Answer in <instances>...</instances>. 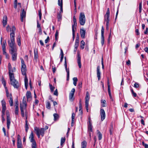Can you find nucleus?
<instances>
[{"mask_svg":"<svg viewBox=\"0 0 148 148\" xmlns=\"http://www.w3.org/2000/svg\"><path fill=\"white\" fill-rule=\"evenodd\" d=\"M2 84H3L5 88H6L7 87L6 85V82L5 79L3 77L2 78Z\"/></svg>","mask_w":148,"mask_h":148,"instance_id":"nucleus-37","label":"nucleus"},{"mask_svg":"<svg viewBox=\"0 0 148 148\" xmlns=\"http://www.w3.org/2000/svg\"><path fill=\"white\" fill-rule=\"evenodd\" d=\"M104 29L103 26H102L101 29V36H104Z\"/></svg>","mask_w":148,"mask_h":148,"instance_id":"nucleus-56","label":"nucleus"},{"mask_svg":"<svg viewBox=\"0 0 148 148\" xmlns=\"http://www.w3.org/2000/svg\"><path fill=\"white\" fill-rule=\"evenodd\" d=\"M66 72L67 73V77L66 80L67 81H68L69 79V70H66Z\"/></svg>","mask_w":148,"mask_h":148,"instance_id":"nucleus-52","label":"nucleus"},{"mask_svg":"<svg viewBox=\"0 0 148 148\" xmlns=\"http://www.w3.org/2000/svg\"><path fill=\"white\" fill-rule=\"evenodd\" d=\"M77 61L79 68H80L82 66V65L81 62V57H80L79 54H77Z\"/></svg>","mask_w":148,"mask_h":148,"instance_id":"nucleus-16","label":"nucleus"},{"mask_svg":"<svg viewBox=\"0 0 148 148\" xmlns=\"http://www.w3.org/2000/svg\"><path fill=\"white\" fill-rule=\"evenodd\" d=\"M79 41H77L75 40V49H77L79 46Z\"/></svg>","mask_w":148,"mask_h":148,"instance_id":"nucleus-47","label":"nucleus"},{"mask_svg":"<svg viewBox=\"0 0 148 148\" xmlns=\"http://www.w3.org/2000/svg\"><path fill=\"white\" fill-rule=\"evenodd\" d=\"M98 134V139L99 140H101L102 137V135L101 133L99 130H97Z\"/></svg>","mask_w":148,"mask_h":148,"instance_id":"nucleus-40","label":"nucleus"},{"mask_svg":"<svg viewBox=\"0 0 148 148\" xmlns=\"http://www.w3.org/2000/svg\"><path fill=\"white\" fill-rule=\"evenodd\" d=\"M49 86L51 91L53 92L54 90L55 87L53 86L51 84H49Z\"/></svg>","mask_w":148,"mask_h":148,"instance_id":"nucleus-46","label":"nucleus"},{"mask_svg":"<svg viewBox=\"0 0 148 148\" xmlns=\"http://www.w3.org/2000/svg\"><path fill=\"white\" fill-rule=\"evenodd\" d=\"M20 106H21L25 108H26L27 103L26 101H23V104H21Z\"/></svg>","mask_w":148,"mask_h":148,"instance_id":"nucleus-34","label":"nucleus"},{"mask_svg":"<svg viewBox=\"0 0 148 148\" xmlns=\"http://www.w3.org/2000/svg\"><path fill=\"white\" fill-rule=\"evenodd\" d=\"M15 30L14 27H13L12 29L13 32L11 34L10 40V41H8V45L11 48L10 51L12 54V59L13 61H15L16 60L17 57V49L16 47L15 42V39L14 38V31Z\"/></svg>","mask_w":148,"mask_h":148,"instance_id":"nucleus-1","label":"nucleus"},{"mask_svg":"<svg viewBox=\"0 0 148 148\" xmlns=\"http://www.w3.org/2000/svg\"><path fill=\"white\" fill-rule=\"evenodd\" d=\"M82 82H79L78 85V88L80 89L82 87Z\"/></svg>","mask_w":148,"mask_h":148,"instance_id":"nucleus-59","label":"nucleus"},{"mask_svg":"<svg viewBox=\"0 0 148 148\" xmlns=\"http://www.w3.org/2000/svg\"><path fill=\"white\" fill-rule=\"evenodd\" d=\"M72 34H73V40H74V38H75V31L74 29H72Z\"/></svg>","mask_w":148,"mask_h":148,"instance_id":"nucleus-63","label":"nucleus"},{"mask_svg":"<svg viewBox=\"0 0 148 148\" xmlns=\"http://www.w3.org/2000/svg\"><path fill=\"white\" fill-rule=\"evenodd\" d=\"M17 148H22L21 140L17 141Z\"/></svg>","mask_w":148,"mask_h":148,"instance_id":"nucleus-27","label":"nucleus"},{"mask_svg":"<svg viewBox=\"0 0 148 148\" xmlns=\"http://www.w3.org/2000/svg\"><path fill=\"white\" fill-rule=\"evenodd\" d=\"M21 20L22 22L23 21L24 18H25L26 16V12L24 9H23L21 12Z\"/></svg>","mask_w":148,"mask_h":148,"instance_id":"nucleus-6","label":"nucleus"},{"mask_svg":"<svg viewBox=\"0 0 148 148\" xmlns=\"http://www.w3.org/2000/svg\"><path fill=\"white\" fill-rule=\"evenodd\" d=\"M26 97L27 100L31 98V93L30 91H28L26 93Z\"/></svg>","mask_w":148,"mask_h":148,"instance_id":"nucleus-23","label":"nucleus"},{"mask_svg":"<svg viewBox=\"0 0 148 148\" xmlns=\"http://www.w3.org/2000/svg\"><path fill=\"white\" fill-rule=\"evenodd\" d=\"M139 85L138 83L136 82L134 85V87L135 88H137L139 86Z\"/></svg>","mask_w":148,"mask_h":148,"instance_id":"nucleus-60","label":"nucleus"},{"mask_svg":"<svg viewBox=\"0 0 148 148\" xmlns=\"http://www.w3.org/2000/svg\"><path fill=\"white\" fill-rule=\"evenodd\" d=\"M6 114L7 116V126L8 129H9L10 124V118L9 112L8 111H6Z\"/></svg>","mask_w":148,"mask_h":148,"instance_id":"nucleus-5","label":"nucleus"},{"mask_svg":"<svg viewBox=\"0 0 148 148\" xmlns=\"http://www.w3.org/2000/svg\"><path fill=\"white\" fill-rule=\"evenodd\" d=\"M7 18L6 16H4L3 19V23L4 27H5L7 24Z\"/></svg>","mask_w":148,"mask_h":148,"instance_id":"nucleus-19","label":"nucleus"},{"mask_svg":"<svg viewBox=\"0 0 148 148\" xmlns=\"http://www.w3.org/2000/svg\"><path fill=\"white\" fill-rule=\"evenodd\" d=\"M3 54L4 55H5V57L7 59H9V55L6 52V51L3 52Z\"/></svg>","mask_w":148,"mask_h":148,"instance_id":"nucleus-49","label":"nucleus"},{"mask_svg":"<svg viewBox=\"0 0 148 148\" xmlns=\"http://www.w3.org/2000/svg\"><path fill=\"white\" fill-rule=\"evenodd\" d=\"M109 131L110 133V135H112L113 133V125L112 124L110 125V127L109 128Z\"/></svg>","mask_w":148,"mask_h":148,"instance_id":"nucleus-28","label":"nucleus"},{"mask_svg":"<svg viewBox=\"0 0 148 148\" xmlns=\"http://www.w3.org/2000/svg\"><path fill=\"white\" fill-rule=\"evenodd\" d=\"M73 24L72 25V29L74 28H76L77 25V20L75 16L73 17Z\"/></svg>","mask_w":148,"mask_h":148,"instance_id":"nucleus-14","label":"nucleus"},{"mask_svg":"<svg viewBox=\"0 0 148 148\" xmlns=\"http://www.w3.org/2000/svg\"><path fill=\"white\" fill-rule=\"evenodd\" d=\"M58 4L59 6H60V7L63 6V2L62 0H58Z\"/></svg>","mask_w":148,"mask_h":148,"instance_id":"nucleus-39","label":"nucleus"},{"mask_svg":"<svg viewBox=\"0 0 148 148\" xmlns=\"http://www.w3.org/2000/svg\"><path fill=\"white\" fill-rule=\"evenodd\" d=\"M105 20L106 22V26L107 27H108V25L109 21V18H105Z\"/></svg>","mask_w":148,"mask_h":148,"instance_id":"nucleus-48","label":"nucleus"},{"mask_svg":"<svg viewBox=\"0 0 148 148\" xmlns=\"http://www.w3.org/2000/svg\"><path fill=\"white\" fill-rule=\"evenodd\" d=\"M60 55L61 56L60 59V62H62L64 58V53L62 49H60Z\"/></svg>","mask_w":148,"mask_h":148,"instance_id":"nucleus-31","label":"nucleus"},{"mask_svg":"<svg viewBox=\"0 0 148 148\" xmlns=\"http://www.w3.org/2000/svg\"><path fill=\"white\" fill-rule=\"evenodd\" d=\"M79 23L81 25H84L86 22V18L83 12L80 13L79 17Z\"/></svg>","mask_w":148,"mask_h":148,"instance_id":"nucleus-4","label":"nucleus"},{"mask_svg":"<svg viewBox=\"0 0 148 148\" xmlns=\"http://www.w3.org/2000/svg\"><path fill=\"white\" fill-rule=\"evenodd\" d=\"M57 17L58 20L59 21L61 20L62 18V15L60 13H58Z\"/></svg>","mask_w":148,"mask_h":148,"instance_id":"nucleus-45","label":"nucleus"},{"mask_svg":"<svg viewBox=\"0 0 148 148\" xmlns=\"http://www.w3.org/2000/svg\"><path fill=\"white\" fill-rule=\"evenodd\" d=\"M110 16V12L109 8H108L107 9V12L105 16V18H109Z\"/></svg>","mask_w":148,"mask_h":148,"instance_id":"nucleus-29","label":"nucleus"},{"mask_svg":"<svg viewBox=\"0 0 148 148\" xmlns=\"http://www.w3.org/2000/svg\"><path fill=\"white\" fill-rule=\"evenodd\" d=\"M5 112H2V114L1 115L2 118V122L3 123L5 121V119L4 118V115H5Z\"/></svg>","mask_w":148,"mask_h":148,"instance_id":"nucleus-42","label":"nucleus"},{"mask_svg":"<svg viewBox=\"0 0 148 148\" xmlns=\"http://www.w3.org/2000/svg\"><path fill=\"white\" fill-rule=\"evenodd\" d=\"M14 27L15 28V30L14 31V37H15V33H14V32H15V31L16 30V28L14 26H13L12 27V28H10V26L9 25H8L7 27H6V30L8 31V32H9V30H10V31H11V33H10V35H11V34L13 32V31H12V29Z\"/></svg>","mask_w":148,"mask_h":148,"instance_id":"nucleus-13","label":"nucleus"},{"mask_svg":"<svg viewBox=\"0 0 148 148\" xmlns=\"http://www.w3.org/2000/svg\"><path fill=\"white\" fill-rule=\"evenodd\" d=\"M21 59V71L22 74L25 76V88L26 89H27L28 86V80L26 76V67L23 59L22 58Z\"/></svg>","mask_w":148,"mask_h":148,"instance_id":"nucleus-2","label":"nucleus"},{"mask_svg":"<svg viewBox=\"0 0 148 148\" xmlns=\"http://www.w3.org/2000/svg\"><path fill=\"white\" fill-rule=\"evenodd\" d=\"M87 145V142L84 140L81 143V148H86Z\"/></svg>","mask_w":148,"mask_h":148,"instance_id":"nucleus-24","label":"nucleus"},{"mask_svg":"<svg viewBox=\"0 0 148 148\" xmlns=\"http://www.w3.org/2000/svg\"><path fill=\"white\" fill-rule=\"evenodd\" d=\"M79 111H80L81 109H82V106L81 103H79Z\"/></svg>","mask_w":148,"mask_h":148,"instance_id":"nucleus-64","label":"nucleus"},{"mask_svg":"<svg viewBox=\"0 0 148 148\" xmlns=\"http://www.w3.org/2000/svg\"><path fill=\"white\" fill-rule=\"evenodd\" d=\"M20 108L21 111V113L22 116L24 117H25L24 110H26V108H25L21 106H20Z\"/></svg>","mask_w":148,"mask_h":148,"instance_id":"nucleus-18","label":"nucleus"},{"mask_svg":"<svg viewBox=\"0 0 148 148\" xmlns=\"http://www.w3.org/2000/svg\"><path fill=\"white\" fill-rule=\"evenodd\" d=\"M54 120V121H56L58 119L59 116L57 114L55 113L53 114Z\"/></svg>","mask_w":148,"mask_h":148,"instance_id":"nucleus-33","label":"nucleus"},{"mask_svg":"<svg viewBox=\"0 0 148 148\" xmlns=\"http://www.w3.org/2000/svg\"><path fill=\"white\" fill-rule=\"evenodd\" d=\"M53 94L54 95H55L56 96H58V90L57 89H56L55 91L54 92Z\"/></svg>","mask_w":148,"mask_h":148,"instance_id":"nucleus-58","label":"nucleus"},{"mask_svg":"<svg viewBox=\"0 0 148 148\" xmlns=\"http://www.w3.org/2000/svg\"><path fill=\"white\" fill-rule=\"evenodd\" d=\"M25 131L26 132H27L29 129L27 121V120H26L25 121Z\"/></svg>","mask_w":148,"mask_h":148,"instance_id":"nucleus-41","label":"nucleus"},{"mask_svg":"<svg viewBox=\"0 0 148 148\" xmlns=\"http://www.w3.org/2000/svg\"><path fill=\"white\" fill-rule=\"evenodd\" d=\"M85 43L83 40L81 41V42L80 47L83 49L84 48V45H85Z\"/></svg>","mask_w":148,"mask_h":148,"instance_id":"nucleus-32","label":"nucleus"},{"mask_svg":"<svg viewBox=\"0 0 148 148\" xmlns=\"http://www.w3.org/2000/svg\"><path fill=\"white\" fill-rule=\"evenodd\" d=\"M100 114L101 116V120L102 121L105 119L106 117L105 112L103 109H101Z\"/></svg>","mask_w":148,"mask_h":148,"instance_id":"nucleus-7","label":"nucleus"},{"mask_svg":"<svg viewBox=\"0 0 148 148\" xmlns=\"http://www.w3.org/2000/svg\"><path fill=\"white\" fill-rule=\"evenodd\" d=\"M5 89H6V96L8 97H9V98L10 99V95H12V94H10L9 93L8 90V89H7V88H5Z\"/></svg>","mask_w":148,"mask_h":148,"instance_id":"nucleus-51","label":"nucleus"},{"mask_svg":"<svg viewBox=\"0 0 148 148\" xmlns=\"http://www.w3.org/2000/svg\"><path fill=\"white\" fill-rule=\"evenodd\" d=\"M21 36L19 35L18 36L17 38V42L19 46H20L21 45Z\"/></svg>","mask_w":148,"mask_h":148,"instance_id":"nucleus-26","label":"nucleus"},{"mask_svg":"<svg viewBox=\"0 0 148 148\" xmlns=\"http://www.w3.org/2000/svg\"><path fill=\"white\" fill-rule=\"evenodd\" d=\"M101 106L102 107H105L106 106V102L105 100H101Z\"/></svg>","mask_w":148,"mask_h":148,"instance_id":"nucleus-25","label":"nucleus"},{"mask_svg":"<svg viewBox=\"0 0 148 148\" xmlns=\"http://www.w3.org/2000/svg\"><path fill=\"white\" fill-rule=\"evenodd\" d=\"M37 27L38 28H41L40 26V24L39 22L37 20Z\"/></svg>","mask_w":148,"mask_h":148,"instance_id":"nucleus-62","label":"nucleus"},{"mask_svg":"<svg viewBox=\"0 0 148 148\" xmlns=\"http://www.w3.org/2000/svg\"><path fill=\"white\" fill-rule=\"evenodd\" d=\"M97 76L98 78V79L99 80L100 79L101 76V72L100 71V67L99 66H98L97 67Z\"/></svg>","mask_w":148,"mask_h":148,"instance_id":"nucleus-12","label":"nucleus"},{"mask_svg":"<svg viewBox=\"0 0 148 148\" xmlns=\"http://www.w3.org/2000/svg\"><path fill=\"white\" fill-rule=\"evenodd\" d=\"M75 91V90L74 88H73L71 90L70 94L69 95V99L71 101H73L74 99V98H73V96L74 95V93Z\"/></svg>","mask_w":148,"mask_h":148,"instance_id":"nucleus-8","label":"nucleus"},{"mask_svg":"<svg viewBox=\"0 0 148 148\" xmlns=\"http://www.w3.org/2000/svg\"><path fill=\"white\" fill-rule=\"evenodd\" d=\"M34 138V134L33 132H32L30 135L29 138L30 140V141L32 143H34V142H36Z\"/></svg>","mask_w":148,"mask_h":148,"instance_id":"nucleus-17","label":"nucleus"},{"mask_svg":"<svg viewBox=\"0 0 148 148\" xmlns=\"http://www.w3.org/2000/svg\"><path fill=\"white\" fill-rule=\"evenodd\" d=\"M108 93L109 95V96L110 99H112V97L111 96V91H110V85L109 84V82L108 81Z\"/></svg>","mask_w":148,"mask_h":148,"instance_id":"nucleus-20","label":"nucleus"},{"mask_svg":"<svg viewBox=\"0 0 148 148\" xmlns=\"http://www.w3.org/2000/svg\"><path fill=\"white\" fill-rule=\"evenodd\" d=\"M88 131L89 132H92V124L88 125Z\"/></svg>","mask_w":148,"mask_h":148,"instance_id":"nucleus-30","label":"nucleus"},{"mask_svg":"<svg viewBox=\"0 0 148 148\" xmlns=\"http://www.w3.org/2000/svg\"><path fill=\"white\" fill-rule=\"evenodd\" d=\"M12 72L13 71L10 70V68L9 69V73L10 84L13 86L14 88L18 89L20 86V84L18 81L15 79L14 74L12 73Z\"/></svg>","mask_w":148,"mask_h":148,"instance_id":"nucleus-3","label":"nucleus"},{"mask_svg":"<svg viewBox=\"0 0 148 148\" xmlns=\"http://www.w3.org/2000/svg\"><path fill=\"white\" fill-rule=\"evenodd\" d=\"M15 113L16 115H18V107L17 106L15 107Z\"/></svg>","mask_w":148,"mask_h":148,"instance_id":"nucleus-43","label":"nucleus"},{"mask_svg":"<svg viewBox=\"0 0 148 148\" xmlns=\"http://www.w3.org/2000/svg\"><path fill=\"white\" fill-rule=\"evenodd\" d=\"M1 102L2 106V112H5L6 109L5 102L3 100H2Z\"/></svg>","mask_w":148,"mask_h":148,"instance_id":"nucleus-11","label":"nucleus"},{"mask_svg":"<svg viewBox=\"0 0 148 148\" xmlns=\"http://www.w3.org/2000/svg\"><path fill=\"white\" fill-rule=\"evenodd\" d=\"M36 142H34V143H32V148H36Z\"/></svg>","mask_w":148,"mask_h":148,"instance_id":"nucleus-57","label":"nucleus"},{"mask_svg":"<svg viewBox=\"0 0 148 148\" xmlns=\"http://www.w3.org/2000/svg\"><path fill=\"white\" fill-rule=\"evenodd\" d=\"M75 114L74 113H73L72 114V124L74 122V119L75 116Z\"/></svg>","mask_w":148,"mask_h":148,"instance_id":"nucleus-50","label":"nucleus"},{"mask_svg":"<svg viewBox=\"0 0 148 148\" xmlns=\"http://www.w3.org/2000/svg\"><path fill=\"white\" fill-rule=\"evenodd\" d=\"M73 84L75 86L77 85V77H75L73 78Z\"/></svg>","mask_w":148,"mask_h":148,"instance_id":"nucleus-36","label":"nucleus"},{"mask_svg":"<svg viewBox=\"0 0 148 148\" xmlns=\"http://www.w3.org/2000/svg\"><path fill=\"white\" fill-rule=\"evenodd\" d=\"M66 140L65 137H62L61 139V145L62 146L63 144L65 142Z\"/></svg>","mask_w":148,"mask_h":148,"instance_id":"nucleus-38","label":"nucleus"},{"mask_svg":"<svg viewBox=\"0 0 148 148\" xmlns=\"http://www.w3.org/2000/svg\"><path fill=\"white\" fill-rule=\"evenodd\" d=\"M34 58L35 59H37L38 58V52L37 51H36L35 50H34Z\"/></svg>","mask_w":148,"mask_h":148,"instance_id":"nucleus-44","label":"nucleus"},{"mask_svg":"<svg viewBox=\"0 0 148 148\" xmlns=\"http://www.w3.org/2000/svg\"><path fill=\"white\" fill-rule=\"evenodd\" d=\"M80 32L81 37L84 38H85V34L86 33L84 29H80Z\"/></svg>","mask_w":148,"mask_h":148,"instance_id":"nucleus-15","label":"nucleus"},{"mask_svg":"<svg viewBox=\"0 0 148 148\" xmlns=\"http://www.w3.org/2000/svg\"><path fill=\"white\" fill-rule=\"evenodd\" d=\"M46 108L49 109H50L51 108V104L50 102L47 101V102L46 104Z\"/></svg>","mask_w":148,"mask_h":148,"instance_id":"nucleus-35","label":"nucleus"},{"mask_svg":"<svg viewBox=\"0 0 148 148\" xmlns=\"http://www.w3.org/2000/svg\"><path fill=\"white\" fill-rule=\"evenodd\" d=\"M7 45L6 41H4L3 42V44H2V48L3 50V52L5 51L6 49L5 47Z\"/></svg>","mask_w":148,"mask_h":148,"instance_id":"nucleus-22","label":"nucleus"},{"mask_svg":"<svg viewBox=\"0 0 148 148\" xmlns=\"http://www.w3.org/2000/svg\"><path fill=\"white\" fill-rule=\"evenodd\" d=\"M38 16H39L40 20H41V19L42 13L40 10L38 11Z\"/></svg>","mask_w":148,"mask_h":148,"instance_id":"nucleus-54","label":"nucleus"},{"mask_svg":"<svg viewBox=\"0 0 148 148\" xmlns=\"http://www.w3.org/2000/svg\"><path fill=\"white\" fill-rule=\"evenodd\" d=\"M101 44L102 46H103L104 44V36H101Z\"/></svg>","mask_w":148,"mask_h":148,"instance_id":"nucleus-53","label":"nucleus"},{"mask_svg":"<svg viewBox=\"0 0 148 148\" xmlns=\"http://www.w3.org/2000/svg\"><path fill=\"white\" fill-rule=\"evenodd\" d=\"M58 31L57 30L56 31L55 34V39L57 41L58 39Z\"/></svg>","mask_w":148,"mask_h":148,"instance_id":"nucleus-55","label":"nucleus"},{"mask_svg":"<svg viewBox=\"0 0 148 148\" xmlns=\"http://www.w3.org/2000/svg\"><path fill=\"white\" fill-rule=\"evenodd\" d=\"M142 144L143 146H144L145 148H148V145L145 144L144 142H142Z\"/></svg>","mask_w":148,"mask_h":148,"instance_id":"nucleus-61","label":"nucleus"},{"mask_svg":"<svg viewBox=\"0 0 148 148\" xmlns=\"http://www.w3.org/2000/svg\"><path fill=\"white\" fill-rule=\"evenodd\" d=\"M90 99L89 97H85V107L86 110L87 112H88V103Z\"/></svg>","mask_w":148,"mask_h":148,"instance_id":"nucleus-10","label":"nucleus"},{"mask_svg":"<svg viewBox=\"0 0 148 148\" xmlns=\"http://www.w3.org/2000/svg\"><path fill=\"white\" fill-rule=\"evenodd\" d=\"M10 100H9V102L10 106H13V101L12 97L11 95L10 96Z\"/></svg>","mask_w":148,"mask_h":148,"instance_id":"nucleus-21","label":"nucleus"},{"mask_svg":"<svg viewBox=\"0 0 148 148\" xmlns=\"http://www.w3.org/2000/svg\"><path fill=\"white\" fill-rule=\"evenodd\" d=\"M35 131L37 132V130L38 132V133H40V134L42 136H43L44 134V129L43 128H41L39 129L37 128H35L34 129Z\"/></svg>","mask_w":148,"mask_h":148,"instance_id":"nucleus-9","label":"nucleus"}]
</instances>
